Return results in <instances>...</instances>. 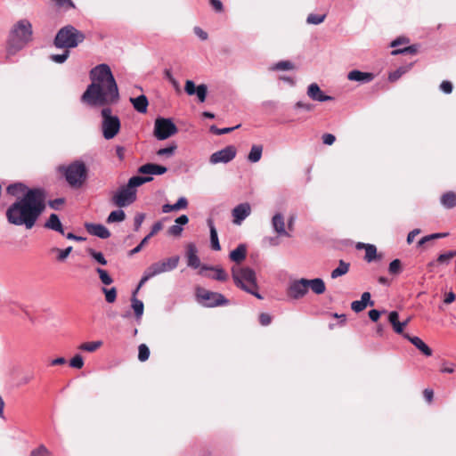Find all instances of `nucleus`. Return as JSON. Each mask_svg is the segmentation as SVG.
<instances>
[{
  "label": "nucleus",
  "mask_w": 456,
  "mask_h": 456,
  "mask_svg": "<svg viewBox=\"0 0 456 456\" xmlns=\"http://www.w3.org/2000/svg\"><path fill=\"white\" fill-rule=\"evenodd\" d=\"M92 83L81 96V101L92 107L108 106L118 102V88L107 64H99L90 71Z\"/></svg>",
  "instance_id": "f257e3e1"
},
{
  "label": "nucleus",
  "mask_w": 456,
  "mask_h": 456,
  "mask_svg": "<svg viewBox=\"0 0 456 456\" xmlns=\"http://www.w3.org/2000/svg\"><path fill=\"white\" fill-rule=\"evenodd\" d=\"M45 200L43 190H28L7 208V221L14 225H24L27 229H31L45 208Z\"/></svg>",
  "instance_id": "f03ea898"
},
{
  "label": "nucleus",
  "mask_w": 456,
  "mask_h": 456,
  "mask_svg": "<svg viewBox=\"0 0 456 456\" xmlns=\"http://www.w3.org/2000/svg\"><path fill=\"white\" fill-rule=\"evenodd\" d=\"M32 37L33 28L31 22L27 19L18 20L10 31L6 47V58L10 59L22 50L32 40Z\"/></svg>",
  "instance_id": "7ed1b4c3"
},
{
  "label": "nucleus",
  "mask_w": 456,
  "mask_h": 456,
  "mask_svg": "<svg viewBox=\"0 0 456 456\" xmlns=\"http://www.w3.org/2000/svg\"><path fill=\"white\" fill-rule=\"evenodd\" d=\"M231 271L233 281L237 287L259 299L262 298V296L256 291V276L252 268L233 265Z\"/></svg>",
  "instance_id": "20e7f679"
},
{
  "label": "nucleus",
  "mask_w": 456,
  "mask_h": 456,
  "mask_svg": "<svg viewBox=\"0 0 456 456\" xmlns=\"http://www.w3.org/2000/svg\"><path fill=\"white\" fill-rule=\"evenodd\" d=\"M58 170L72 188L82 187L87 179V167L83 161L77 160L68 166H61Z\"/></svg>",
  "instance_id": "39448f33"
},
{
  "label": "nucleus",
  "mask_w": 456,
  "mask_h": 456,
  "mask_svg": "<svg viewBox=\"0 0 456 456\" xmlns=\"http://www.w3.org/2000/svg\"><path fill=\"white\" fill-rule=\"evenodd\" d=\"M85 40V35L72 25L61 28L56 34L53 44L59 49L77 47Z\"/></svg>",
  "instance_id": "423d86ee"
},
{
  "label": "nucleus",
  "mask_w": 456,
  "mask_h": 456,
  "mask_svg": "<svg viewBox=\"0 0 456 456\" xmlns=\"http://www.w3.org/2000/svg\"><path fill=\"white\" fill-rule=\"evenodd\" d=\"M180 261L179 256H174L166 259H163L161 261L156 262L151 264L149 267L145 269L143 272V274L141 278V281L139 282V286L137 289L142 286L146 281H148L150 279L159 275L164 273L171 272L175 270Z\"/></svg>",
  "instance_id": "0eeeda50"
},
{
  "label": "nucleus",
  "mask_w": 456,
  "mask_h": 456,
  "mask_svg": "<svg viewBox=\"0 0 456 456\" xmlns=\"http://www.w3.org/2000/svg\"><path fill=\"white\" fill-rule=\"evenodd\" d=\"M102 115V131L104 139L110 140L114 138L120 130V120L118 116L112 115L109 107L103 108Z\"/></svg>",
  "instance_id": "6e6552de"
},
{
  "label": "nucleus",
  "mask_w": 456,
  "mask_h": 456,
  "mask_svg": "<svg viewBox=\"0 0 456 456\" xmlns=\"http://www.w3.org/2000/svg\"><path fill=\"white\" fill-rule=\"evenodd\" d=\"M196 297L198 302L205 307L225 305L229 302L223 294L209 291L203 288L197 289Z\"/></svg>",
  "instance_id": "1a4fd4ad"
},
{
  "label": "nucleus",
  "mask_w": 456,
  "mask_h": 456,
  "mask_svg": "<svg viewBox=\"0 0 456 456\" xmlns=\"http://www.w3.org/2000/svg\"><path fill=\"white\" fill-rule=\"evenodd\" d=\"M177 127L170 118H159L154 124V135L159 140H165L174 135Z\"/></svg>",
  "instance_id": "9d476101"
},
{
  "label": "nucleus",
  "mask_w": 456,
  "mask_h": 456,
  "mask_svg": "<svg viewBox=\"0 0 456 456\" xmlns=\"http://www.w3.org/2000/svg\"><path fill=\"white\" fill-rule=\"evenodd\" d=\"M112 203L118 207L124 208L133 204L136 200V191H132L126 184L121 186L112 196Z\"/></svg>",
  "instance_id": "9b49d317"
},
{
  "label": "nucleus",
  "mask_w": 456,
  "mask_h": 456,
  "mask_svg": "<svg viewBox=\"0 0 456 456\" xmlns=\"http://www.w3.org/2000/svg\"><path fill=\"white\" fill-rule=\"evenodd\" d=\"M236 148L233 145H228L225 148L212 153L209 158V162L212 165L219 163L226 164L232 161L236 157Z\"/></svg>",
  "instance_id": "f8f14e48"
},
{
  "label": "nucleus",
  "mask_w": 456,
  "mask_h": 456,
  "mask_svg": "<svg viewBox=\"0 0 456 456\" xmlns=\"http://www.w3.org/2000/svg\"><path fill=\"white\" fill-rule=\"evenodd\" d=\"M307 292V283L305 278L291 281L288 288V295L293 299L302 298Z\"/></svg>",
  "instance_id": "ddd939ff"
},
{
  "label": "nucleus",
  "mask_w": 456,
  "mask_h": 456,
  "mask_svg": "<svg viewBox=\"0 0 456 456\" xmlns=\"http://www.w3.org/2000/svg\"><path fill=\"white\" fill-rule=\"evenodd\" d=\"M251 208L248 203H240L232 211L233 224L240 225L250 215Z\"/></svg>",
  "instance_id": "4468645a"
},
{
  "label": "nucleus",
  "mask_w": 456,
  "mask_h": 456,
  "mask_svg": "<svg viewBox=\"0 0 456 456\" xmlns=\"http://www.w3.org/2000/svg\"><path fill=\"white\" fill-rule=\"evenodd\" d=\"M307 95L312 100L321 102L333 100L331 96L326 95L316 83L308 86Z\"/></svg>",
  "instance_id": "2eb2a0df"
},
{
  "label": "nucleus",
  "mask_w": 456,
  "mask_h": 456,
  "mask_svg": "<svg viewBox=\"0 0 456 456\" xmlns=\"http://www.w3.org/2000/svg\"><path fill=\"white\" fill-rule=\"evenodd\" d=\"M85 227L91 235L101 239H108L110 236V231L101 224L86 223Z\"/></svg>",
  "instance_id": "dca6fc26"
},
{
  "label": "nucleus",
  "mask_w": 456,
  "mask_h": 456,
  "mask_svg": "<svg viewBox=\"0 0 456 456\" xmlns=\"http://www.w3.org/2000/svg\"><path fill=\"white\" fill-rule=\"evenodd\" d=\"M187 265L197 269L200 265V260L198 256V249L193 243H189L186 247Z\"/></svg>",
  "instance_id": "f3484780"
},
{
  "label": "nucleus",
  "mask_w": 456,
  "mask_h": 456,
  "mask_svg": "<svg viewBox=\"0 0 456 456\" xmlns=\"http://www.w3.org/2000/svg\"><path fill=\"white\" fill-rule=\"evenodd\" d=\"M167 171V168L164 166H160L154 163H147L141 166L138 168V172L143 175H160L165 174Z\"/></svg>",
  "instance_id": "a211bd4d"
},
{
  "label": "nucleus",
  "mask_w": 456,
  "mask_h": 456,
  "mask_svg": "<svg viewBox=\"0 0 456 456\" xmlns=\"http://www.w3.org/2000/svg\"><path fill=\"white\" fill-rule=\"evenodd\" d=\"M272 226L279 236L290 237V234L285 229L284 216L281 213H276L272 218Z\"/></svg>",
  "instance_id": "6ab92c4d"
},
{
  "label": "nucleus",
  "mask_w": 456,
  "mask_h": 456,
  "mask_svg": "<svg viewBox=\"0 0 456 456\" xmlns=\"http://www.w3.org/2000/svg\"><path fill=\"white\" fill-rule=\"evenodd\" d=\"M403 338L409 340L416 348H418L424 355L431 356L432 349L419 337L403 334Z\"/></svg>",
  "instance_id": "aec40b11"
},
{
  "label": "nucleus",
  "mask_w": 456,
  "mask_h": 456,
  "mask_svg": "<svg viewBox=\"0 0 456 456\" xmlns=\"http://www.w3.org/2000/svg\"><path fill=\"white\" fill-rule=\"evenodd\" d=\"M371 296L370 292H363L361 296V300L353 301L351 308L355 313H360L366 308L367 305L372 306L374 302L370 299Z\"/></svg>",
  "instance_id": "412c9836"
},
{
  "label": "nucleus",
  "mask_w": 456,
  "mask_h": 456,
  "mask_svg": "<svg viewBox=\"0 0 456 456\" xmlns=\"http://www.w3.org/2000/svg\"><path fill=\"white\" fill-rule=\"evenodd\" d=\"M347 78L351 81H357L365 84L374 79V74L371 72H362L358 69H354L347 74Z\"/></svg>",
  "instance_id": "4be33fe9"
},
{
  "label": "nucleus",
  "mask_w": 456,
  "mask_h": 456,
  "mask_svg": "<svg viewBox=\"0 0 456 456\" xmlns=\"http://www.w3.org/2000/svg\"><path fill=\"white\" fill-rule=\"evenodd\" d=\"M205 270H210L213 271V274L208 275L209 278L213 280H216L219 281H225L228 279L227 273L220 266H208V265H202L200 273L202 274L203 271Z\"/></svg>",
  "instance_id": "5701e85b"
},
{
  "label": "nucleus",
  "mask_w": 456,
  "mask_h": 456,
  "mask_svg": "<svg viewBox=\"0 0 456 456\" xmlns=\"http://www.w3.org/2000/svg\"><path fill=\"white\" fill-rule=\"evenodd\" d=\"M307 283V290L311 289L314 293L317 295L323 294L326 290L325 282L321 278H314L308 280L306 279Z\"/></svg>",
  "instance_id": "b1692460"
},
{
  "label": "nucleus",
  "mask_w": 456,
  "mask_h": 456,
  "mask_svg": "<svg viewBox=\"0 0 456 456\" xmlns=\"http://www.w3.org/2000/svg\"><path fill=\"white\" fill-rule=\"evenodd\" d=\"M45 227L47 229L58 232L61 234H64L62 224H61L59 216L54 213L50 215L49 218L47 219V221L45 224Z\"/></svg>",
  "instance_id": "393cba45"
},
{
  "label": "nucleus",
  "mask_w": 456,
  "mask_h": 456,
  "mask_svg": "<svg viewBox=\"0 0 456 456\" xmlns=\"http://www.w3.org/2000/svg\"><path fill=\"white\" fill-rule=\"evenodd\" d=\"M207 224H208V226L209 228V232H210V244H211V248H212V249L216 250V251L220 250L221 249V246H220V243H219L217 231L216 229L215 224H214L213 219L212 218H208L207 219Z\"/></svg>",
  "instance_id": "a878e982"
},
{
  "label": "nucleus",
  "mask_w": 456,
  "mask_h": 456,
  "mask_svg": "<svg viewBox=\"0 0 456 456\" xmlns=\"http://www.w3.org/2000/svg\"><path fill=\"white\" fill-rule=\"evenodd\" d=\"M133 107L139 113H145L149 104L148 99L144 94H141L135 98H130Z\"/></svg>",
  "instance_id": "bb28decb"
},
{
  "label": "nucleus",
  "mask_w": 456,
  "mask_h": 456,
  "mask_svg": "<svg viewBox=\"0 0 456 456\" xmlns=\"http://www.w3.org/2000/svg\"><path fill=\"white\" fill-rule=\"evenodd\" d=\"M441 205L446 209H452L456 207V193L454 191H447L440 197Z\"/></svg>",
  "instance_id": "cd10ccee"
},
{
  "label": "nucleus",
  "mask_w": 456,
  "mask_h": 456,
  "mask_svg": "<svg viewBox=\"0 0 456 456\" xmlns=\"http://www.w3.org/2000/svg\"><path fill=\"white\" fill-rule=\"evenodd\" d=\"M247 255V248L244 244H240L235 249L231 251L230 259L236 264H240L245 260Z\"/></svg>",
  "instance_id": "c85d7f7f"
},
{
  "label": "nucleus",
  "mask_w": 456,
  "mask_h": 456,
  "mask_svg": "<svg viewBox=\"0 0 456 456\" xmlns=\"http://www.w3.org/2000/svg\"><path fill=\"white\" fill-rule=\"evenodd\" d=\"M137 289L134 291V296L131 299V306L134 312V315H135V318H136V321L138 322H141V319H142V316L143 314V303L142 301H141L140 299H138L137 297H135L134 294L136 293Z\"/></svg>",
  "instance_id": "c756f323"
},
{
  "label": "nucleus",
  "mask_w": 456,
  "mask_h": 456,
  "mask_svg": "<svg viewBox=\"0 0 456 456\" xmlns=\"http://www.w3.org/2000/svg\"><path fill=\"white\" fill-rule=\"evenodd\" d=\"M152 180V177L151 176H140V175H135V176H133L131 177L129 180H128V183H126V185L132 189V191H136V188L142 185L143 183H148V182H151Z\"/></svg>",
  "instance_id": "7c9ffc66"
},
{
  "label": "nucleus",
  "mask_w": 456,
  "mask_h": 456,
  "mask_svg": "<svg viewBox=\"0 0 456 456\" xmlns=\"http://www.w3.org/2000/svg\"><path fill=\"white\" fill-rule=\"evenodd\" d=\"M29 190L26 185H24L21 183H12L10 184L6 191L10 195L20 198V195L22 194V196L27 192V191Z\"/></svg>",
  "instance_id": "2f4dec72"
},
{
  "label": "nucleus",
  "mask_w": 456,
  "mask_h": 456,
  "mask_svg": "<svg viewBox=\"0 0 456 456\" xmlns=\"http://www.w3.org/2000/svg\"><path fill=\"white\" fill-rule=\"evenodd\" d=\"M263 152L262 145H253L248 155V160L251 163L258 162L261 159Z\"/></svg>",
  "instance_id": "473e14b6"
},
{
  "label": "nucleus",
  "mask_w": 456,
  "mask_h": 456,
  "mask_svg": "<svg viewBox=\"0 0 456 456\" xmlns=\"http://www.w3.org/2000/svg\"><path fill=\"white\" fill-rule=\"evenodd\" d=\"M348 271H349V264L346 263L343 260H340L338 266L331 272L330 276L332 279H337V278L347 273Z\"/></svg>",
  "instance_id": "72a5a7b5"
},
{
  "label": "nucleus",
  "mask_w": 456,
  "mask_h": 456,
  "mask_svg": "<svg viewBox=\"0 0 456 456\" xmlns=\"http://www.w3.org/2000/svg\"><path fill=\"white\" fill-rule=\"evenodd\" d=\"M381 256H379L377 253V248L373 244H367L365 248V256L364 259L370 263L376 259H380Z\"/></svg>",
  "instance_id": "f704fd0d"
},
{
  "label": "nucleus",
  "mask_w": 456,
  "mask_h": 456,
  "mask_svg": "<svg viewBox=\"0 0 456 456\" xmlns=\"http://www.w3.org/2000/svg\"><path fill=\"white\" fill-rule=\"evenodd\" d=\"M102 346V341L97 340V341H91V342H85L82 343L78 349L81 351H86L89 353L95 352Z\"/></svg>",
  "instance_id": "c9c22d12"
},
{
  "label": "nucleus",
  "mask_w": 456,
  "mask_h": 456,
  "mask_svg": "<svg viewBox=\"0 0 456 456\" xmlns=\"http://www.w3.org/2000/svg\"><path fill=\"white\" fill-rule=\"evenodd\" d=\"M125 218H126L125 212L122 209H118V210H114V211L110 212V214L109 215V216L107 218V222L109 224L118 223V222L124 221Z\"/></svg>",
  "instance_id": "e433bc0d"
},
{
  "label": "nucleus",
  "mask_w": 456,
  "mask_h": 456,
  "mask_svg": "<svg viewBox=\"0 0 456 456\" xmlns=\"http://www.w3.org/2000/svg\"><path fill=\"white\" fill-rule=\"evenodd\" d=\"M411 67V64L408 67H400L396 70L389 74L388 79L391 82H395L399 79L403 74H405Z\"/></svg>",
  "instance_id": "4c0bfd02"
},
{
  "label": "nucleus",
  "mask_w": 456,
  "mask_h": 456,
  "mask_svg": "<svg viewBox=\"0 0 456 456\" xmlns=\"http://www.w3.org/2000/svg\"><path fill=\"white\" fill-rule=\"evenodd\" d=\"M95 271L99 274V278L104 285H110L113 282V279L106 270L97 267Z\"/></svg>",
  "instance_id": "58836bf2"
},
{
  "label": "nucleus",
  "mask_w": 456,
  "mask_h": 456,
  "mask_svg": "<svg viewBox=\"0 0 456 456\" xmlns=\"http://www.w3.org/2000/svg\"><path fill=\"white\" fill-rule=\"evenodd\" d=\"M150 357V349L145 344H141L138 346V360L140 362H145Z\"/></svg>",
  "instance_id": "ea45409f"
},
{
  "label": "nucleus",
  "mask_w": 456,
  "mask_h": 456,
  "mask_svg": "<svg viewBox=\"0 0 456 456\" xmlns=\"http://www.w3.org/2000/svg\"><path fill=\"white\" fill-rule=\"evenodd\" d=\"M207 93L208 87L205 84L199 85L195 90V94L200 102H204L206 101Z\"/></svg>",
  "instance_id": "a19ab883"
},
{
  "label": "nucleus",
  "mask_w": 456,
  "mask_h": 456,
  "mask_svg": "<svg viewBox=\"0 0 456 456\" xmlns=\"http://www.w3.org/2000/svg\"><path fill=\"white\" fill-rule=\"evenodd\" d=\"M325 17L326 16L324 14L311 13L307 16L306 22L308 24L318 25V24H321L322 22H323V20H325Z\"/></svg>",
  "instance_id": "79ce46f5"
},
{
  "label": "nucleus",
  "mask_w": 456,
  "mask_h": 456,
  "mask_svg": "<svg viewBox=\"0 0 456 456\" xmlns=\"http://www.w3.org/2000/svg\"><path fill=\"white\" fill-rule=\"evenodd\" d=\"M52 251L58 252L57 260L62 262V261H64L69 256V255L72 251V247L69 246V247H68V248H66L64 249H60L58 248H53L52 249Z\"/></svg>",
  "instance_id": "37998d69"
},
{
  "label": "nucleus",
  "mask_w": 456,
  "mask_h": 456,
  "mask_svg": "<svg viewBox=\"0 0 456 456\" xmlns=\"http://www.w3.org/2000/svg\"><path fill=\"white\" fill-rule=\"evenodd\" d=\"M87 251H88L89 255L99 264H101L102 265H107V260L105 259V257L102 252L95 251L92 248H89Z\"/></svg>",
  "instance_id": "c03bdc74"
},
{
  "label": "nucleus",
  "mask_w": 456,
  "mask_h": 456,
  "mask_svg": "<svg viewBox=\"0 0 456 456\" xmlns=\"http://www.w3.org/2000/svg\"><path fill=\"white\" fill-rule=\"evenodd\" d=\"M391 274H399L402 272V263L399 259L393 260L388 266Z\"/></svg>",
  "instance_id": "a18cd8bd"
},
{
  "label": "nucleus",
  "mask_w": 456,
  "mask_h": 456,
  "mask_svg": "<svg viewBox=\"0 0 456 456\" xmlns=\"http://www.w3.org/2000/svg\"><path fill=\"white\" fill-rule=\"evenodd\" d=\"M176 145L172 144L166 148H161L157 151L158 156H166V157H171L175 154V151L176 150Z\"/></svg>",
  "instance_id": "49530a36"
},
{
  "label": "nucleus",
  "mask_w": 456,
  "mask_h": 456,
  "mask_svg": "<svg viewBox=\"0 0 456 456\" xmlns=\"http://www.w3.org/2000/svg\"><path fill=\"white\" fill-rule=\"evenodd\" d=\"M103 293L105 294V299L108 303H113L117 298V290L116 289L110 288V289H102Z\"/></svg>",
  "instance_id": "de8ad7c7"
},
{
  "label": "nucleus",
  "mask_w": 456,
  "mask_h": 456,
  "mask_svg": "<svg viewBox=\"0 0 456 456\" xmlns=\"http://www.w3.org/2000/svg\"><path fill=\"white\" fill-rule=\"evenodd\" d=\"M164 75H165V77L171 83V85L175 89V91L181 90L179 82L174 77L170 69H166L164 71Z\"/></svg>",
  "instance_id": "09e8293b"
},
{
  "label": "nucleus",
  "mask_w": 456,
  "mask_h": 456,
  "mask_svg": "<svg viewBox=\"0 0 456 456\" xmlns=\"http://www.w3.org/2000/svg\"><path fill=\"white\" fill-rule=\"evenodd\" d=\"M416 53H417L416 45H410V46L404 47L403 49H395V50L392 51L393 55L405 54V53L415 54Z\"/></svg>",
  "instance_id": "8fccbe9b"
},
{
  "label": "nucleus",
  "mask_w": 456,
  "mask_h": 456,
  "mask_svg": "<svg viewBox=\"0 0 456 456\" xmlns=\"http://www.w3.org/2000/svg\"><path fill=\"white\" fill-rule=\"evenodd\" d=\"M69 55V51L66 49L65 52L61 54H52L50 56V60L56 63H63L66 61Z\"/></svg>",
  "instance_id": "3c124183"
},
{
  "label": "nucleus",
  "mask_w": 456,
  "mask_h": 456,
  "mask_svg": "<svg viewBox=\"0 0 456 456\" xmlns=\"http://www.w3.org/2000/svg\"><path fill=\"white\" fill-rule=\"evenodd\" d=\"M69 365L72 368L76 369H81L84 366V360L83 357L80 354H76L71 360L69 361Z\"/></svg>",
  "instance_id": "603ef678"
},
{
  "label": "nucleus",
  "mask_w": 456,
  "mask_h": 456,
  "mask_svg": "<svg viewBox=\"0 0 456 456\" xmlns=\"http://www.w3.org/2000/svg\"><path fill=\"white\" fill-rule=\"evenodd\" d=\"M455 256H456V250H450L446 253L439 255L437 257V262H439L441 264L448 262Z\"/></svg>",
  "instance_id": "864d4df0"
},
{
  "label": "nucleus",
  "mask_w": 456,
  "mask_h": 456,
  "mask_svg": "<svg viewBox=\"0 0 456 456\" xmlns=\"http://www.w3.org/2000/svg\"><path fill=\"white\" fill-rule=\"evenodd\" d=\"M51 452L45 445H40L31 452L30 456H50Z\"/></svg>",
  "instance_id": "5fc2aeb1"
},
{
  "label": "nucleus",
  "mask_w": 456,
  "mask_h": 456,
  "mask_svg": "<svg viewBox=\"0 0 456 456\" xmlns=\"http://www.w3.org/2000/svg\"><path fill=\"white\" fill-rule=\"evenodd\" d=\"M273 69L277 70H289L293 69V64L289 61H281L277 62Z\"/></svg>",
  "instance_id": "6e6d98bb"
},
{
  "label": "nucleus",
  "mask_w": 456,
  "mask_h": 456,
  "mask_svg": "<svg viewBox=\"0 0 456 456\" xmlns=\"http://www.w3.org/2000/svg\"><path fill=\"white\" fill-rule=\"evenodd\" d=\"M175 211L185 209L188 207V200L185 197H180L178 200L173 204Z\"/></svg>",
  "instance_id": "4d7b16f0"
},
{
  "label": "nucleus",
  "mask_w": 456,
  "mask_h": 456,
  "mask_svg": "<svg viewBox=\"0 0 456 456\" xmlns=\"http://www.w3.org/2000/svg\"><path fill=\"white\" fill-rule=\"evenodd\" d=\"M183 227H181L180 225L176 224L175 223V224L171 225L168 230H167V233L169 235H172V236H175V237H178L182 234L183 232Z\"/></svg>",
  "instance_id": "13d9d810"
},
{
  "label": "nucleus",
  "mask_w": 456,
  "mask_h": 456,
  "mask_svg": "<svg viewBox=\"0 0 456 456\" xmlns=\"http://www.w3.org/2000/svg\"><path fill=\"white\" fill-rule=\"evenodd\" d=\"M196 88H197V86H195V84L192 80H187L185 82L184 90L188 95L195 94Z\"/></svg>",
  "instance_id": "bf43d9fd"
},
{
  "label": "nucleus",
  "mask_w": 456,
  "mask_h": 456,
  "mask_svg": "<svg viewBox=\"0 0 456 456\" xmlns=\"http://www.w3.org/2000/svg\"><path fill=\"white\" fill-rule=\"evenodd\" d=\"M144 219L145 215L143 213H139L134 216V226L135 231H138L140 229Z\"/></svg>",
  "instance_id": "052dcab7"
},
{
  "label": "nucleus",
  "mask_w": 456,
  "mask_h": 456,
  "mask_svg": "<svg viewBox=\"0 0 456 456\" xmlns=\"http://www.w3.org/2000/svg\"><path fill=\"white\" fill-rule=\"evenodd\" d=\"M56 4L59 7L66 10L74 9L76 7L72 0H59Z\"/></svg>",
  "instance_id": "680f3d73"
},
{
  "label": "nucleus",
  "mask_w": 456,
  "mask_h": 456,
  "mask_svg": "<svg viewBox=\"0 0 456 456\" xmlns=\"http://www.w3.org/2000/svg\"><path fill=\"white\" fill-rule=\"evenodd\" d=\"M452 84L450 81L444 80L440 85V90L444 94H451L452 92Z\"/></svg>",
  "instance_id": "e2e57ef3"
},
{
  "label": "nucleus",
  "mask_w": 456,
  "mask_h": 456,
  "mask_svg": "<svg viewBox=\"0 0 456 456\" xmlns=\"http://www.w3.org/2000/svg\"><path fill=\"white\" fill-rule=\"evenodd\" d=\"M296 109H303L306 111H311L314 109V105L308 102H304L302 101H298L295 104Z\"/></svg>",
  "instance_id": "0e129e2a"
},
{
  "label": "nucleus",
  "mask_w": 456,
  "mask_h": 456,
  "mask_svg": "<svg viewBox=\"0 0 456 456\" xmlns=\"http://www.w3.org/2000/svg\"><path fill=\"white\" fill-rule=\"evenodd\" d=\"M271 322H272V317L270 314L262 313L259 315V322L261 323V325L267 326L271 323Z\"/></svg>",
  "instance_id": "69168bd1"
},
{
  "label": "nucleus",
  "mask_w": 456,
  "mask_h": 456,
  "mask_svg": "<svg viewBox=\"0 0 456 456\" xmlns=\"http://www.w3.org/2000/svg\"><path fill=\"white\" fill-rule=\"evenodd\" d=\"M209 4L216 12L224 11V5L220 0H209Z\"/></svg>",
  "instance_id": "338daca9"
},
{
  "label": "nucleus",
  "mask_w": 456,
  "mask_h": 456,
  "mask_svg": "<svg viewBox=\"0 0 456 456\" xmlns=\"http://www.w3.org/2000/svg\"><path fill=\"white\" fill-rule=\"evenodd\" d=\"M392 326L395 333L403 336V329L406 327V322H396L395 324Z\"/></svg>",
  "instance_id": "774afa93"
}]
</instances>
